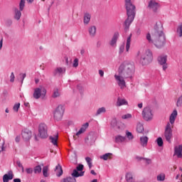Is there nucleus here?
Masks as SVG:
<instances>
[{"label":"nucleus","instance_id":"58836bf2","mask_svg":"<svg viewBox=\"0 0 182 182\" xmlns=\"http://www.w3.org/2000/svg\"><path fill=\"white\" fill-rule=\"evenodd\" d=\"M125 134H126V137H127V139H128V140H133V139H134L133 134H132V132H129L128 130H127L125 132Z\"/></svg>","mask_w":182,"mask_h":182},{"label":"nucleus","instance_id":"37998d69","mask_svg":"<svg viewBox=\"0 0 182 182\" xmlns=\"http://www.w3.org/2000/svg\"><path fill=\"white\" fill-rule=\"evenodd\" d=\"M156 142L157 143V145L159 146V147H163V138L161 137H158L157 139L156 140Z\"/></svg>","mask_w":182,"mask_h":182},{"label":"nucleus","instance_id":"e433bc0d","mask_svg":"<svg viewBox=\"0 0 182 182\" xmlns=\"http://www.w3.org/2000/svg\"><path fill=\"white\" fill-rule=\"evenodd\" d=\"M60 96V90L58 88H55L53 93V97L56 98Z\"/></svg>","mask_w":182,"mask_h":182},{"label":"nucleus","instance_id":"a211bd4d","mask_svg":"<svg viewBox=\"0 0 182 182\" xmlns=\"http://www.w3.org/2000/svg\"><path fill=\"white\" fill-rule=\"evenodd\" d=\"M87 127H89V122H86L84 124L80 130L76 133L75 136H80V134H82V133H85L86 132Z\"/></svg>","mask_w":182,"mask_h":182},{"label":"nucleus","instance_id":"09e8293b","mask_svg":"<svg viewBox=\"0 0 182 182\" xmlns=\"http://www.w3.org/2000/svg\"><path fill=\"white\" fill-rule=\"evenodd\" d=\"M19 76L21 83H23V80H25V77H26V73H20Z\"/></svg>","mask_w":182,"mask_h":182},{"label":"nucleus","instance_id":"412c9836","mask_svg":"<svg viewBox=\"0 0 182 182\" xmlns=\"http://www.w3.org/2000/svg\"><path fill=\"white\" fill-rule=\"evenodd\" d=\"M23 10H21V9H14V19H16V21H19V19H21V16H22V13L21 11Z\"/></svg>","mask_w":182,"mask_h":182},{"label":"nucleus","instance_id":"b1692460","mask_svg":"<svg viewBox=\"0 0 182 182\" xmlns=\"http://www.w3.org/2000/svg\"><path fill=\"white\" fill-rule=\"evenodd\" d=\"M149 143V137L146 136H143L140 137V144L142 147L147 146V144Z\"/></svg>","mask_w":182,"mask_h":182},{"label":"nucleus","instance_id":"f704fd0d","mask_svg":"<svg viewBox=\"0 0 182 182\" xmlns=\"http://www.w3.org/2000/svg\"><path fill=\"white\" fill-rule=\"evenodd\" d=\"M112 153H107V154H105L104 155L101 156L100 159L102 160L107 161V160H109V159H112Z\"/></svg>","mask_w":182,"mask_h":182},{"label":"nucleus","instance_id":"864d4df0","mask_svg":"<svg viewBox=\"0 0 182 182\" xmlns=\"http://www.w3.org/2000/svg\"><path fill=\"white\" fill-rule=\"evenodd\" d=\"M16 164L18 166V167H19L20 168H21L22 171H24V168H23V165H22V163H21V161H16Z\"/></svg>","mask_w":182,"mask_h":182},{"label":"nucleus","instance_id":"6e6d98bb","mask_svg":"<svg viewBox=\"0 0 182 182\" xmlns=\"http://www.w3.org/2000/svg\"><path fill=\"white\" fill-rule=\"evenodd\" d=\"M77 171H82V170H83V165L80 164L78 166H77Z\"/></svg>","mask_w":182,"mask_h":182},{"label":"nucleus","instance_id":"aec40b11","mask_svg":"<svg viewBox=\"0 0 182 182\" xmlns=\"http://www.w3.org/2000/svg\"><path fill=\"white\" fill-rule=\"evenodd\" d=\"M96 141V137L93 134H89L88 136L85 139V143L92 145Z\"/></svg>","mask_w":182,"mask_h":182},{"label":"nucleus","instance_id":"cd10ccee","mask_svg":"<svg viewBox=\"0 0 182 182\" xmlns=\"http://www.w3.org/2000/svg\"><path fill=\"white\" fill-rule=\"evenodd\" d=\"M54 171L57 174V177H60V176L63 174V170H62V166H60V164H58V166H55V168Z\"/></svg>","mask_w":182,"mask_h":182},{"label":"nucleus","instance_id":"f257e3e1","mask_svg":"<svg viewBox=\"0 0 182 182\" xmlns=\"http://www.w3.org/2000/svg\"><path fill=\"white\" fill-rule=\"evenodd\" d=\"M134 64L124 62L120 65L118 68V73L114 75V77L117 82V85L120 89H126V80L124 79H129L134 77Z\"/></svg>","mask_w":182,"mask_h":182},{"label":"nucleus","instance_id":"7c9ffc66","mask_svg":"<svg viewBox=\"0 0 182 182\" xmlns=\"http://www.w3.org/2000/svg\"><path fill=\"white\" fill-rule=\"evenodd\" d=\"M156 180L157 181H164V180H166V173H161L158 174L156 176Z\"/></svg>","mask_w":182,"mask_h":182},{"label":"nucleus","instance_id":"5fc2aeb1","mask_svg":"<svg viewBox=\"0 0 182 182\" xmlns=\"http://www.w3.org/2000/svg\"><path fill=\"white\" fill-rule=\"evenodd\" d=\"M98 73L101 77H103L105 76V71L102 70H99Z\"/></svg>","mask_w":182,"mask_h":182},{"label":"nucleus","instance_id":"7ed1b4c3","mask_svg":"<svg viewBox=\"0 0 182 182\" xmlns=\"http://www.w3.org/2000/svg\"><path fill=\"white\" fill-rule=\"evenodd\" d=\"M132 0H124L127 16V18L124 21L125 32L129 31L130 25H132L134 21V18H136V6L132 3Z\"/></svg>","mask_w":182,"mask_h":182},{"label":"nucleus","instance_id":"a19ab883","mask_svg":"<svg viewBox=\"0 0 182 182\" xmlns=\"http://www.w3.org/2000/svg\"><path fill=\"white\" fill-rule=\"evenodd\" d=\"M133 117V115L132 114H125L122 116V120H130Z\"/></svg>","mask_w":182,"mask_h":182},{"label":"nucleus","instance_id":"473e14b6","mask_svg":"<svg viewBox=\"0 0 182 182\" xmlns=\"http://www.w3.org/2000/svg\"><path fill=\"white\" fill-rule=\"evenodd\" d=\"M136 132L138 133H143V132H144V127H143V124L140 122L136 124Z\"/></svg>","mask_w":182,"mask_h":182},{"label":"nucleus","instance_id":"8fccbe9b","mask_svg":"<svg viewBox=\"0 0 182 182\" xmlns=\"http://www.w3.org/2000/svg\"><path fill=\"white\" fill-rule=\"evenodd\" d=\"M123 52H124V44L121 45L119 48V55H122V53H123Z\"/></svg>","mask_w":182,"mask_h":182},{"label":"nucleus","instance_id":"e2e57ef3","mask_svg":"<svg viewBox=\"0 0 182 182\" xmlns=\"http://www.w3.org/2000/svg\"><path fill=\"white\" fill-rule=\"evenodd\" d=\"M14 182H21V179L20 178H15V179H14Z\"/></svg>","mask_w":182,"mask_h":182},{"label":"nucleus","instance_id":"052dcab7","mask_svg":"<svg viewBox=\"0 0 182 182\" xmlns=\"http://www.w3.org/2000/svg\"><path fill=\"white\" fill-rule=\"evenodd\" d=\"M86 51L85 50V48H82V49H81V50H80V53H81V55H85V53Z\"/></svg>","mask_w":182,"mask_h":182},{"label":"nucleus","instance_id":"79ce46f5","mask_svg":"<svg viewBox=\"0 0 182 182\" xmlns=\"http://www.w3.org/2000/svg\"><path fill=\"white\" fill-rule=\"evenodd\" d=\"M85 161L87 162L89 168H92V167L93 166V164L92 163V159L90 157H86Z\"/></svg>","mask_w":182,"mask_h":182},{"label":"nucleus","instance_id":"20e7f679","mask_svg":"<svg viewBox=\"0 0 182 182\" xmlns=\"http://www.w3.org/2000/svg\"><path fill=\"white\" fill-rule=\"evenodd\" d=\"M153 62V53L148 49L145 50L144 53L142 55L140 59V63L143 66H146V65H150Z\"/></svg>","mask_w":182,"mask_h":182},{"label":"nucleus","instance_id":"a878e982","mask_svg":"<svg viewBox=\"0 0 182 182\" xmlns=\"http://www.w3.org/2000/svg\"><path fill=\"white\" fill-rule=\"evenodd\" d=\"M26 1H27L28 4H32L34 0H21L18 5L20 11H23V9H25Z\"/></svg>","mask_w":182,"mask_h":182},{"label":"nucleus","instance_id":"13d9d810","mask_svg":"<svg viewBox=\"0 0 182 182\" xmlns=\"http://www.w3.org/2000/svg\"><path fill=\"white\" fill-rule=\"evenodd\" d=\"M4 146H5V141H4L1 144V151H4V150H5Z\"/></svg>","mask_w":182,"mask_h":182},{"label":"nucleus","instance_id":"0eeeda50","mask_svg":"<svg viewBox=\"0 0 182 182\" xmlns=\"http://www.w3.org/2000/svg\"><path fill=\"white\" fill-rule=\"evenodd\" d=\"M149 11H151L154 12V14H159L160 12V4L159 2L156 1V0H150L148 2V7Z\"/></svg>","mask_w":182,"mask_h":182},{"label":"nucleus","instance_id":"2f4dec72","mask_svg":"<svg viewBox=\"0 0 182 182\" xmlns=\"http://www.w3.org/2000/svg\"><path fill=\"white\" fill-rule=\"evenodd\" d=\"M102 113H106V107H102L98 108L95 113V116H100Z\"/></svg>","mask_w":182,"mask_h":182},{"label":"nucleus","instance_id":"dca6fc26","mask_svg":"<svg viewBox=\"0 0 182 182\" xmlns=\"http://www.w3.org/2000/svg\"><path fill=\"white\" fill-rule=\"evenodd\" d=\"M14 179V172L12 171H9L7 173L3 176V182H9L10 180Z\"/></svg>","mask_w":182,"mask_h":182},{"label":"nucleus","instance_id":"9b49d317","mask_svg":"<svg viewBox=\"0 0 182 182\" xmlns=\"http://www.w3.org/2000/svg\"><path fill=\"white\" fill-rule=\"evenodd\" d=\"M21 137L23 141H29L32 139V131L25 129L21 132Z\"/></svg>","mask_w":182,"mask_h":182},{"label":"nucleus","instance_id":"603ef678","mask_svg":"<svg viewBox=\"0 0 182 182\" xmlns=\"http://www.w3.org/2000/svg\"><path fill=\"white\" fill-rule=\"evenodd\" d=\"M26 174H32V173H33V168H26Z\"/></svg>","mask_w":182,"mask_h":182},{"label":"nucleus","instance_id":"f3484780","mask_svg":"<svg viewBox=\"0 0 182 182\" xmlns=\"http://www.w3.org/2000/svg\"><path fill=\"white\" fill-rule=\"evenodd\" d=\"M174 154L177 156L178 159L182 157V144L175 146Z\"/></svg>","mask_w":182,"mask_h":182},{"label":"nucleus","instance_id":"5701e85b","mask_svg":"<svg viewBox=\"0 0 182 182\" xmlns=\"http://www.w3.org/2000/svg\"><path fill=\"white\" fill-rule=\"evenodd\" d=\"M129 105V102L126 99L120 98L119 97L117 101V106L120 107V106H127Z\"/></svg>","mask_w":182,"mask_h":182},{"label":"nucleus","instance_id":"ddd939ff","mask_svg":"<svg viewBox=\"0 0 182 182\" xmlns=\"http://www.w3.org/2000/svg\"><path fill=\"white\" fill-rule=\"evenodd\" d=\"M158 62L162 65L163 70L167 69V55H161L158 58Z\"/></svg>","mask_w":182,"mask_h":182},{"label":"nucleus","instance_id":"774afa93","mask_svg":"<svg viewBox=\"0 0 182 182\" xmlns=\"http://www.w3.org/2000/svg\"><path fill=\"white\" fill-rule=\"evenodd\" d=\"M90 182H97V179H93V180L91 181Z\"/></svg>","mask_w":182,"mask_h":182},{"label":"nucleus","instance_id":"69168bd1","mask_svg":"<svg viewBox=\"0 0 182 182\" xmlns=\"http://www.w3.org/2000/svg\"><path fill=\"white\" fill-rule=\"evenodd\" d=\"M7 23L9 24V25H12V21L11 20H9L7 21Z\"/></svg>","mask_w":182,"mask_h":182},{"label":"nucleus","instance_id":"423d86ee","mask_svg":"<svg viewBox=\"0 0 182 182\" xmlns=\"http://www.w3.org/2000/svg\"><path fill=\"white\" fill-rule=\"evenodd\" d=\"M164 136L168 143H171V139H173V126L170 123L166 124Z\"/></svg>","mask_w":182,"mask_h":182},{"label":"nucleus","instance_id":"f03ea898","mask_svg":"<svg viewBox=\"0 0 182 182\" xmlns=\"http://www.w3.org/2000/svg\"><path fill=\"white\" fill-rule=\"evenodd\" d=\"M146 38L149 43H154L156 48L159 49L163 48L166 45V36L163 32V24L161 22L156 23L152 32V36L150 33H148Z\"/></svg>","mask_w":182,"mask_h":182},{"label":"nucleus","instance_id":"393cba45","mask_svg":"<svg viewBox=\"0 0 182 182\" xmlns=\"http://www.w3.org/2000/svg\"><path fill=\"white\" fill-rule=\"evenodd\" d=\"M130 45H132V34L127 38L125 49L127 53H129V51L130 50Z\"/></svg>","mask_w":182,"mask_h":182},{"label":"nucleus","instance_id":"f8f14e48","mask_svg":"<svg viewBox=\"0 0 182 182\" xmlns=\"http://www.w3.org/2000/svg\"><path fill=\"white\" fill-rule=\"evenodd\" d=\"M119 36H120L119 32H115L114 33L112 39L109 42V44L112 48H116V46H117V40L119 39Z\"/></svg>","mask_w":182,"mask_h":182},{"label":"nucleus","instance_id":"c03bdc74","mask_svg":"<svg viewBox=\"0 0 182 182\" xmlns=\"http://www.w3.org/2000/svg\"><path fill=\"white\" fill-rule=\"evenodd\" d=\"M176 32H177L178 36H180V38H181V36H182V23L179 24Z\"/></svg>","mask_w":182,"mask_h":182},{"label":"nucleus","instance_id":"338daca9","mask_svg":"<svg viewBox=\"0 0 182 182\" xmlns=\"http://www.w3.org/2000/svg\"><path fill=\"white\" fill-rule=\"evenodd\" d=\"M65 62L66 63H69V58L68 57H65Z\"/></svg>","mask_w":182,"mask_h":182},{"label":"nucleus","instance_id":"c756f323","mask_svg":"<svg viewBox=\"0 0 182 182\" xmlns=\"http://www.w3.org/2000/svg\"><path fill=\"white\" fill-rule=\"evenodd\" d=\"M49 139L54 146H58V135L50 136Z\"/></svg>","mask_w":182,"mask_h":182},{"label":"nucleus","instance_id":"a18cd8bd","mask_svg":"<svg viewBox=\"0 0 182 182\" xmlns=\"http://www.w3.org/2000/svg\"><path fill=\"white\" fill-rule=\"evenodd\" d=\"M182 106V95L178 98L176 101V107H181Z\"/></svg>","mask_w":182,"mask_h":182},{"label":"nucleus","instance_id":"4c0bfd02","mask_svg":"<svg viewBox=\"0 0 182 182\" xmlns=\"http://www.w3.org/2000/svg\"><path fill=\"white\" fill-rule=\"evenodd\" d=\"M60 182H76V178L72 177H67L60 181Z\"/></svg>","mask_w":182,"mask_h":182},{"label":"nucleus","instance_id":"ea45409f","mask_svg":"<svg viewBox=\"0 0 182 182\" xmlns=\"http://www.w3.org/2000/svg\"><path fill=\"white\" fill-rule=\"evenodd\" d=\"M137 160H144L146 164H151L152 161L151 159L136 157Z\"/></svg>","mask_w":182,"mask_h":182},{"label":"nucleus","instance_id":"39448f33","mask_svg":"<svg viewBox=\"0 0 182 182\" xmlns=\"http://www.w3.org/2000/svg\"><path fill=\"white\" fill-rule=\"evenodd\" d=\"M142 117L146 122L153 120V117H154V112H153V109H151L150 107H144L142 110Z\"/></svg>","mask_w":182,"mask_h":182},{"label":"nucleus","instance_id":"bf43d9fd","mask_svg":"<svg viewBox=\"0 0 182 182\" xmlns=\"http://www.w3.org/2000/svg\"><path fill=\"white\" fill-rule=\"evenodd\" d=\"M139 109H143V103L138 104Z\"/></svg>","mask_w":182,"mask_h":182},{"label":"nucleus","instance_id":"4d7b16f0","mask_svg":"<svg viewBox=\"0 0 182 182\" xmlns=\"http://www.w3.org/2000/svg\"><path fill=\"white\" fill-rule=\"evenodd\" d=\"M15 141L16 143H19V141H21V136H16L15 138Z\"/></svg>","mask_w":182,"mask_h":182},{"label":"nucleus","instance_id":"de8ad7c7","mask_svg":"<svg viewBox=\"0 0 182 182\" xmlns=\"http://www.w3.org/2000/svg\"><path fill=\"white\" fill-rule=\"evenodd\" d=\"M79 66V59L75 58L73 63V67L77 68Z\"/></svg>","mask_w":182,"mask_h":182},{"label":"nucleus","instance_id":"6e6552de","mask_svg":"<svg viewBox=\"0 0 182 182\" xmlns=\"http://www.w3.org/2000/svg\"><path fill=\"white\" fill-rule=\"evenodd\" d=\"M63 113H65V107L63 105H58L54 112V119L59 122V120H62V117H63Z\"/></svg>","mask_w":182,"mask_h":182},{"label":"nucleus","instance_id":"1a4fd4ad","mask_svg":"<svg viewBox=\"0 0 182 182\" xmlns=\"http://www.w3.org/2000/svg\"><path fill=\"white\" fill-rule=\"evenodd\" d=\"M38 134L41 139H46L48 134V125L44 123H41L38 126Z\"/></svg>","mask_w":182,"mask_h":182},{"label":"nucleus","instance_id":"c85d7f7f","mask_svg":"<svg viewBox=\"0 0 182 182\" xmlns=\"http://www.w3.org/2000/svg\"><path fill=\"white\" fill-rule=\"evenodd\" d=\"M84 174L85 172L82 171L80 173H79L77 169H74L71 175L73 177H82L84 176Z\"/></svg>","mask_w":182,"mask_h":182},{"label":"nucleus","instance_id":"4be33fe9","mask_svg":"<svg viewBox=\"0 0 182 182\" xmlns=\"http://www.w3.org/2000/svg\"><path fill=\"white\" fill-rule=\"evenodd\" d=\"M96 31H97V28L95 26H90L88 28V33L90 36H91V38H95V36H96Z\"/></svg>","mask_w":182,"mask_h":182},{"label":"nucleus","instance_id":"c9c22d12","mask_svg":"<svg viewBox=\"0 0 182 182\" xmlns=\"http://www.w3.org/2000/svg\"><path fill=\"white\" fill-rule=\"evenodd\" d=\"M48 171H49V166H43V176H44V177H49V173Z\"/></svg>","mask_w":182,"mask_h":182},{"label":"nucleus","instance_id":"2eb2a0df","mask_svg":"<svg viewBox=\"0 0 182 182\" xmlns=\"http://www.w3.org/2000/svg\"><path fill=\"white\" fill-rule=\"evenodd\" d=\"M66 73V68L65 67H58L53 71V75L55 76H62Z\"/></svg>","mask_w":182,"mask_h":182},{"label":"nucleus","instance_id":"680f3d73","mask_svg":"<svg viewBox=\"0 0 182 182\" xmlns=\"http://www.w3.org/2000/svg\"><path fill=\"white\" fill-rule=\"evenodd\" d=\"M90 173L92 174V176H96V172H95V170H91Z\"/></svg>","mask_w":182,"mask_h":182},{"label":"nucleus","instance_id":"4468645a","mask_svg":"<svg viewBox=\"0 0 182 182\" xmlns=\"http://www.w3.org/2000/svg\"><path fill=\"white\" fill-rule=\"evenodd\" d=\"M177 116H178V112H177V109H173L169 116V122H168L170 123L171 126H173V124L176 123V119H177Z\"/></svg>","mask_w":182,"mask_h":182},{"label":"nucleus","instance_id":"0e129e2a","mask_svg":"<svg viewBox=\"0 0 182 182\" xmlns=\"http://www.w3.org/2000/svg\"><path fill=\"white\" fill-rule=\"evenodd\" d=\"M35 82H36V85H38L39 83V79L36 78L35 79Z\"/></svg>","mask_w":182,"mask_h":182},{"label":"nucleus","instance_id":"3c124183","mask_svg":"<svg viewBox=\"0 0 182 182\" xmlns=\"http://www.w3.org/2000/svg\"><path fill=\"white\" fill-rule=\"evenodd\" d=\"M10 82L11 83H14L15 82V74H14V72H12L11 73V75H10Z\"/></svg>","mask_w":182,"mask_h":182},{"label":"nucleus","instance_id":"9d476101","mask_svg":"<svg viewBox=\"0 0 182 182\" xmlns=\"http://www.w3.org/2000/svg\"><path fill=\"white\" fill-rule=\"evenodd\" d=\"M46 95V89H45L43 87H36L34 90V92L33 94V97L34 99H39L41 97H45V95Z\"/></svg>","mask_w":182,"mask_h":182},{"label":"nucleus","instance_id":"bb28decb","mask_svg":"<svg viewBox=\"0 0 182 182\" xmlns=\"http://www.w3.org/2000/svg\"><path fill=\"white\" fill-rule=\"evenodd\" d=\"M92 18V16L89 13H85L84 14V24L85 25H89L90 23V19Z\"/></svg>","mask_w":182,"mask_h":182},{"label":"nucleus","instance_id":"6ab92c4d","mask_svg":"<svg viewBox=\"0 0 182 182\" xmlns=\"http://www.w3.org/2000/svg\"><path fill=\"white\" fill-rule=\"evenodd\" d=\"M114 141L115 143L120 144V143H124L126 141V136H122V135H116L114 136Z\"/></svg>","mask_w":182,"mask_h":182},{"label":"nucleus","instance_id":"72a5a7b5","mask_svg":"<svg viewBox=\"0 0 182 182\" xmlns=\"http://www.w3.org/2000/svg\"><path fill=\"white\" fill-rule=\"evenodd\" d=\"M33 171L34 174H41V173H42V166H41V165L35 166Z\"/></svg>","mask_w":182,"mask_h":182},{"label":"nucleus","instance_id":"49530a36","mask_svg":"<svg viewBox=\"0 0 182 182\" xmlns=\"http://www.w3.org/2000/svg\"><path fill=\"white\" fill-rule=\"evenodd\" d=\"M19 107H21V103H16L14 105L13 110L18 112V111L19 110Z\"/></svg>","mask_w":182,"mask_h":182}]
</instances>
